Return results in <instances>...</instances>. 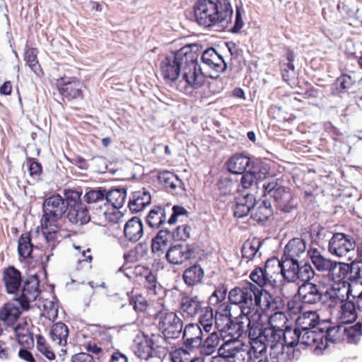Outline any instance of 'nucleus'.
Returning a JSON list of instances; mask_svg holds the SVG:
<instances>
[{
	"label": "nucleus",
	"mask_w": 362,
	"mask_h": 362,
	"mask_svg": "<svg viewBox=\"0 0 362 362\" xmlns=\"http://www.w3.org/2000/svg\"><path fill=\"white\" fill-rule=\"evenodd\" d=\"M5 288L8 293L15 294V300L23 309H28L29 304L39 295V279L36 274L24 281L21 292L18 293L22 283L21 273L13 266L6 268L3 273Z\"/></svg>",
	"instance_id": "obj_1"
},
{
	"label": "nucleus",
	"mask_w": 362,
	"mask_h": 362,
	"mask_svg": "<svg viewBox=\"0 0 362 362\" xmlns=\"http://www.w3.org/2000/svg\"><path fill=\"white\" fill-rule=\"evenodd\" d=\"M193 11L195 21L204 28L228 24L233 16L228 0H197L193 6Z\"/></svg>",
	"instance_id": "obj_2"
},
{
	"label": "nucleus",
	"mask_w": 362,
	"mask_h": 362,
	"mask_svg": "<svg viewBox=\"0 0 362 362\" xmlns=\"http://www.w3.org/2000/svg\"><path fill=\"white\" fill-rule=\"evenodd\" d=\"M197 49L196 45H189V50L182 69V79L178 85L181 91L187 92L189 89H199L205 83L206 77L198 62L199 55L196 52Z\"/></svg>",
	"instance_id": "obj_3"
},
{
	"label": "nucleus",
	"mask_w": 362,
	"mask_h": 362,
	"mask_svg": "<svg viewBox=\"0 0 362 362\" xmlns=\"http://www.w3.org/2000/svg\"><path fill=\"white\" fill-rule=\"evenodd\" d=\"M287 336H291V339L288 346L294 347L298 344L310 346L316 356L322 355L327 349V342L323 341V327L307 330L288 329Z\"/></svg>",
	"instance_id": "obj_4"
},
{
	"label": "nucleus",
	"mask_w": 362,
	"mask_h": 362,
	"mask_svg": "<svg viewBox=\"0 0 362 362\" xmlns=\"http://www.w3.org/2000/svg\"><path fill=\"white\" fill-rule=\"evenodd\" d=\"M283 180L273 178L263 185L264 195L273 197L279 210L284 213H290L298 205L290 189L283 185Z\"/></svg>",
	"instance_id": "obj_5"
},
{
	"label": "nucleus",
	"mask_w": 362,
	"mask_h": 362,
	"mask_svg": "<svg viewBox=\"0 0 362 362\" xmlns=\"http://www.w3.org/2000/svg\"><path fill=\"white\" fill-rule=\"evenodd\" d=\"M81 194L82 192L77 190H64L68 204L66 217L70 223L77 226L86 225L91 220L88 209L81 200Z\"/></svg>",
	"instance_id": "obj_6"
},
{
	"label": "nucleus",
	"mask_w": 362,
	"mask_h": 362,
	"mask_svg": "<svg viewBox=\"0 0 362 362\" xmlns=\"http://www.w3.org/2000/svg\"><path fill=\"white\" fill-rule=\"evenodd\" d=\"M281 275V259L276 257L268 259L264 267H257L250 274L251 280L259 287L276 284V278Z\"/></svg>",
	"instance_id": "obj_7"
},
{
	"label": "nucleus",
	"mask_w": 362,
	"mask_h": 362,
	"mask_svg": "<svg viewBox=\"0 0 362 362\" xmlns=\"http://www.w3.org/2000/svg\"><path fill=\"white\" fill-rule=\"evenodd\" d=\"M67 202L59 194L49 196L43 203L42 221L46 226H57L67 211Z\"/></svg>",
	"instance_id": "obj_8"
},
{
	"label": "nucleus",
	"mask_w": 362,
	"mask_h": 362,
	"mask_svg": "<svg viewBox=\"0 0 362 362\" xmlns=\"http://www.w3.org/2000/svg\"><path fill=\"white\" fill-rule=\"evenodd\" d=\"M189 45L184 46L178 51L166 56L160 64L161 75L164 79L175 81L181 76Z\"/></svg>",
	"instance_id": "obj_9"
},
{
	"label": "nucleus",
	"mask_w": 362,
	"mask_h": 362,
	"mask_svg": "<svg viewBox=\"0 0 362 362\" xmlns=\"http://www.w3.org/2000/svg\"><path fill=\"white\" fill-rule=\"evenodd\" d=\"M218 354L225 357L226 362H250L249 345L240 341H225L219 347Z\"/></svg>",
	"instance_id": "obj_10"
},
{
	"label": "nucleus",
	"mask_w": 362,
	"mask_h": 362,
	"mask_svg": "<svg viewBox=\"0 0 362 362\" xmlns=\"http://www.w3.org/2000/svg\"><path fill=\"white\" fill-rule=\"evenodd\" d=\"M159 330L167 339H177L183 329V321L173 312H160L157 315Z\"/></svg>",
	"instance_id": "obj_11"
},
{
	"label": "nucleus",
	"mask_w": 362,
	"mask_h": 362,
	"mask_svg": "<svg viewBox=\"0 0 362 362\" xmlns=\"http://www.w3.org/2000/svg\"><path fill=\"white\" fill-rule=\"evenodd\" d=\"M255 284L247 282L243 286H238L231 289L228 293L230 302L239 305L240 310L245 308H252L253 311L258 310L253 306V298L255 296Z\"/></svg>",
	"instance_id": "obj_12"
},
{
	"label": "nucleus",
	"mask_w": 362,
	"mask_h": 362,
	"mask_svg": "<svg viewBox=\"0 0 362 362\" xmlns=\"http://www.w3.org/2000/svg\"><path fill=\"white\" fill-rule=\"evenodd\" d=\"M278 314L276 313L272 317L270 318L267 324H266L262 339L270 347L272 351L278 349L279 347L284 348L285 345L288 346V338L291 336H287V330L285 332L279 327L274 326L272 324V321L274 317H276Z\"/></svg>",
	"instance_id": "obj_13"
},
{
	"label": "nucleus",
	"mask_w": 362,
	"mask_h": 362,
	"mask_svg": "<svg viewBox=\"0 0 362 362\" xmlns=\"http://www.w3.org/2000/svg\"><path fill=\"white\" fill-rule=\"evenodd\" d=\"M356 247L354 238L343 233H335L329 240L327 250L332 255L343 257L354 252Z\"/></svg>",
	"instance_id": "obj_14"
},
{
	"label": "nucleus",
	"mask_w": 362,
	"mask_h": 362,
	"mask_svg": "<svg viewBox=\"0 0 362 362\" xmlns=\"http://www.w3.org/2000/svg\"><path fill=\"white\" fill-rule=\"evenodd\" d=\"M270 167L263 160H256L249 170L242 173L240 185L243 189H247L257 185L258 181L263 180L269 173Z\"/></svg>",
	"instance_id": "obj_15"
},
{
	"label": "nucleus",
	"mask_w": 362,
	"mask_h": 362,
	"mask_svg": "<svg viewBox=\"0 0 362 362\" xmlns=\"http://www.w3.org/2000/svg\"><path fill=\"white\" fill-rule=\"evenodd\" d=\"M57 86L59 93L68 100L83 98V84L76 78H60Z\"/></svg>",
	"instance_id": "obj_16"
},
{
	"label": "nucleus",
	"mask_w": 362,
	"mask_h": 362,
	"mask_svg": "<svg viewBox=\"0 0 362 362\" xmlns=\"http://www.w3.org/2000/svg\"><path fill=\"white\" fill-rule=\"evenodd\" d=\"M324 288L320 284L303 283L298 288V294L304 305H317L323 299Z\"/></svg>",
	"instance_id": "obj_17"
},
{
	"label": "nucleus",
	"mask_w": 362,
	"mask_h": 362,
	"mask_svg": "<svg viewBox=\"0 0 362 362\" xmlns=\"http://www.w3.org/2000/svg\"><path fill=\"white\" fill-rule=\"evenodd\" d=\"M195 250L189 244H176L171 246L167 251L165 257L169 263L182 264L194 256Z\"/></svg>",
	"instance_id": "obj_18"
},
{
	"label": "nucleus",
	"mask_w": 362,
	"mask_h": 362,
	"mask_svg": "<svg viewBox=\"0 0 362 362\" xmlns=\"http://www.w3.org/2000/svg\"><path fill=\"white\" fill-rule=\"evenodd\" d=\"M158 180L169 193L180 196L186 194L183 181L173 173L168 170L161 171L158 173Z\"/></svg>",
	"instance_id": "obj_19"
},
{
	"label": "nucleus",
	"mask_w": 362,
	"mask_h": 362,
	"mask_svg": "<svg viewBox=\"0 0 362 362\" xmlns=\"http://www.w3.org/2000/svg\"><path fill=\"white\" fill-rule=\"evenodd\" d=\"M257 204L254 194L243 192L235 197V204L233 207L234 216L237 218H243L251 214L252 209Z\"/></svg>",
	"instance_id": "obj_20"
},
{
	"label": "nucleus",
	"mask_w": 362,
	"mask_h": 362,
	"mask_svg": "<svg viewBox=\"0 0 362 362\" xmlns=\"http://www.w3.org/2000/svg\"><path fill=\"white\" fill-rule=\"evenodd\" d=\"M258 158H251L244 153H235L226 162L227 169L233 174H242L249 170L250 166Z\"/></svg>",
	"instance_id": "obj_21"
},
{
	"label": "nucleus",
	"mask_w": 362,
	"mask_h": 362,
	"mask_svg": "<svg viewBox=\"0 0 362 362\" xmlns=\"http://www.w3.org/2000/svg\"><path fill=\"white\" fill-rule=\"evenodd\" d=\"M202 337L203 332L199 325L189 323L185 326L182 339L187 348H199L203 342Z\"/></svg>",
	"instance_id": "obj_22"
},
{
	"label": "nucleus",
	"mask_w": 362,
	"mask_h": 362,
	"mask_svg": "<svg viewBox=\"0 0 362 362\" xmlns=\"http://www.w3.org/2000/svg\"><path fill=\"white\" fill-rule=\"evenodd\" d=\"M221 319H216V327L223 342L225 341H239L238 339L242 337L238 332L237 325L233 318H227L226 322L221 323Z\"/></svg>",
	"instance_id": "obj_23"
},
{
	"label": "nucleus",
	"mask_w": 362,
	"mask_h": 362,
	"mask_svg": "<svg viewBox=\"0 0 362 362\" xmlns=\"http://www.w3.org/2000/svg\"><path fill=\"white\" fill-rule=\"evenodd\" d=\"M204 302L197 296H183L180 302V310L184 315L194 317L204 309Z\"/></svg>",
	"instance_id": "obj_24"
},
{
	"label": "nucleus",
	"mask_w": 362,
	"mask_h": 362,
	"mask_svg": "<svg viewBox=\"0 0 362 362\" xmlns=\"http://www.w3.org/2000/svg\"><path fill=\"white\" fill-rule=\"evenodd\" d=\"M346 300H347V296L344 292L343 287L339 284H334L331 288L323 292V299L321 303L328 308H334Z\"/></svg>",
	"instance_id": "obj_25"
},
{
	"label": "nucleus",
	"mask_w": 362,
	"mask_h": 362,
	"mask_svg": "<svg viewBox=\"0 0 362 362\" xmlns=\"http://www.w3.org/2000/svg\"><path fill=\"white\" fill-rule=\"evenodd\" d=\"M144 226L140 218L134 216L124 226V238L129 242L136 243L144 235Z\"/></svg>",
	"instance_id": "obj_26"
},
{
	"label": "nucleus",
	"mask_w": 362,
	"mask_h": 362,
	"mask_svg": "<svg viewBox=\"0 0 362 362\" xmlns=\"http://www.w3.org/2000/svg\"><path fill=\"white\" fill-rule=\"evenodd\" d=\"M151 196L146 189L132 192L128 202V207L132 213H138L150 204Z\"/></svg>",
	"instance_id": "obj_27"
},
{
	"label": "nucleus",
	"mask_w": 362,
	"mask_h": 362,
	"mask_svg": "<svg viewBox=\"0 0 362 362\" xmlns=\"http://www.w3.org/2000/svg\"><path fill=\"white\" fill-rule=\"evenodd\" d=\"M202 61L216 72H223L227 69V64L214 47L204 51L202 54Z\"/></svg>",
	"instance_id": "obj_28"
},
{
	"label": "nucleus",
	"mask_w": 362,
	"mask_h": 362,
	"mask_svg": "<svg viewBox=\"0 0 362 362\" xmlns=\"http://www.w3.org/2000/svg\"><path fill=\"white\" fill-rule=\"evenodd\" d=\"M68 336V327L63 322L54 323L49 329V337L52 342L62 347L66 346ZM61 352L64 354L66 352V350L62 348Z\"/></svg>",
	"instance_id": "obj_29"
},
{
	"label": "nucleus",
	"mask_w": 362,
	"mask_h": 362,
	"mask_svg": "<svg viewBox=\"0 0 362 362\" xmlns=\"http://www.w3.org/2000/svg\"><path fill=\"white\" fill-rule=\"evenodd\" d=\"M309 233L312 243L320 247H323L334 234L328 228L318 223H314L310 226Z\"/></svg>",
	"instance_id": "obj_30"
},
{
	"label": "nucleus",
	"mask_w": 362,
	"mask_h": 362,
	"mask_svg": "<svg viewBox=\"0 0 362 362\" xmlns=\"http://www.w3.org/2000/svg\"><path fill=\"white\" fill-rule=\"evenodd\" d=\"M173 230L170 228H165L160 230L156 235L152 239L151 250L153 253L158 255L163 252L165 247L174 238Z\"/></svg>",
	"instance_id": "obj_31"
},
{
	"label": "nucleus",
	"mask_w": 362,
	"mask_h": 362,
	"mask_svg": "<svg viewBox=\"0 0 362 362\" xmlns=\"http://www.w3.org/2000/svg\"><path fill=\"white\" fill-rule=\"evenodd\" d=\"M349 264L341 262L333 261L332 267L328 270L330 279L339 284L341 286H346L347 281L346 279L348 276Z\"/></svg>",
	"instance_id": "obj_32"
},
{
	"label": "nucleus",
	"mask_w": 362,
	"mask_h": 362,
	"mask_svg": "<svg viewBox=\"0 0 362 362\" xmlns=\"http://www.w3.org/2000/svg\"><path fill=\"white\" fill-rule=\"evenodd\" d=\"M253 306L259 307L262 310H274L276 305L272 296L266 290L255 286V296L253 298Z\"/></svg>",
	"instance_id": "obj_33"
},
{
	"label": "nucleus",
	"mask_w": 362,
	"mask_h": 362,
	"mask_svg": "<svg viewBox=\"0 0 362 362\" xmlns=\"http://www.w3.org/2000/svg\"><path fill=\"white\" fill-rule=\"evenodd\" d=\"M298 259L281 257V276L288 282H295L298 279Z\"/></svg>",
	"instance_id": "obj_34"
},
{
	"label": "nucleus",
	"mask_w": 362,
	"mask_h": 362,
	"mask_svg": "<svg viewBox=\"0 0 362 362\" xmlns=\"http://www.w3.org/2000/svg\"><path fill=\"white\" fill-rule=\"evenodd\" d=\"M319 315L316 311H307L300 314L296 319V326L295 329L300 330H307L320 327L319 325Z\"/></svg>",
	"instance_id": "obj_35"
},
{
	"label": "nucleus",
	"mask_w": 362,
	"mask_h": 362,
	"mask_svg": "<svg viewBox=\"0 0 362 362\" xmlns=\"http://www.w3.org/2000/svg\"><path fill=\"white\" fill-rule=\"evenodd\" d=\"M306 250L305 242L298 238L291 239L284 248L283 257L292 259H298L304 255Z\"/></svg>",
	"instance_id": "obj_36"
},
{
	"label": "nucleus",
	"mask_w": 362,
	"mask_h": 362,
	"mask_svg": "<svg viewBox=\"0 0 362 362\" xmlns=\"http://www.w3.org/2000/svg\"><path fill=\"white\" fill-rule=\"evenodd\" d=\"M132 349L135 355L144 360L153 357L152 348L148 341V336L144 335L142 337H137L134 339L132 345Z\"/></svg>",
	"instance_id": "obj_37"
},
{
	"label": "nucleus",
	"mask_w": 362,
	"mask_h": 362,
	"mask_svg": "<svg viewBox=\"0 0 362 362\" xmlns=\"http://www.w3.org/2000/svg\"><path fill=\"white\" fill-rule=\"evenodd\" d=\"M204 276V269L199 264H194L184 271L182 278L187 286L193 287L202 282Z\"/></svg>",
	"instance_id": "obj_38"
},
{
	"label": "nucleus",
	"mask_w": 362,
	"mask_h": 362,
	"mask_svg": "<svg viewBox=\"0 0 362 362\" xmlns=\"http://www.w3.org/2000/svg\"><path fill=\"white\" fill-rule=\"evenodd\" d=\"M251 322L248 327L247 334L250 339H261L266 324H263L262 320V313L258 310L253 311L252 313Z\"/></svg>",
	"instance_id": "obj_39"
},
{
	"label": "nucleus",
	"mask_w": 362,
	"mask_h": 362,
	"mask_svg": "<svg viewBox=\"0 0 362 362\" xmlns=\"http://www.w3.org/2000/svg\"><path fill=\"white\" fill-rule=\"evenodd\" d=\"M166 214L164 207L160 206H154L150 210L146 218V223L152 228H158L167 223Z\"/></svg>",
	"instance_id": "obj_40"
},
{
	"label": "nucleus",
	"mask_w": 362,
	"mask_h": 362,
	"mask_svg": "<svg viewBox=\"0 0 362 362\" xmlns=\"http://www.w3.org/2000/svg\"><path fill=\"white\" fill-rule=\"evenodd\" d=\"M273 210L269 202L262 201L257 206H255L250 214L252 220L257 223H263L272 216Z\"/></svg>",
	"instance_id": "obj_41"
},
{
	"label": "nucleus",
	"mask_w": 362,
	"mask_h": 362,
	"mask_svg": "<svg viewBox=\"0 0 362 362\" xmlns=\"http://www.w3.org/2000/svg\"><path fill=\"white\" fill-rule=\"evenodd\" d=\"M127 199V189L119 187L107 190L106 204H111L115 209L123 206Z\"/></svg>",
	"instance_id": "obj_42"
},
{
	"label": "nucleus",
	"mask_w": 362,
	"mask_h": 362,
	"mask_svg": "<svg viewBox=\"0 0 362 362\" xmlns=\"http://www.w3.org/2000/svg\"><path fill=\"white\" fill-rule=\"evenodd\" d=\"M308 255L313 264L317 271L328 272L329 267H332L333 260L324 257L317 248H311L308 251Z\"/></svg>",
	"instance_id": "obj_43"
},
{
	"label": "nucleus",
	"mask_w": 362,
	"mask_h": 362,
	"mask_svg": "<svg viewBox=\"0 0 362 362\" xmlns=\"http://www.w3.org/2000/svg\"><path fill=\"white\" fill-rule=\"evenodd\" d=\"M107 189L104 187L90 189L83 196L84 201L88 204H95L106 206Z\"/></svg>",
	"instance_id": "obj_44"
},
{
	"label": "nucleus",
	"mask_w": 362,
	"mask_h": 362,
	"mask_svg": "<svg viewBox=\"0 0 362 362\" xmlns=\"http://www.w3.org/2000/svg\"><path fill=\"white\" fill-rule=\"evenodd\" d=\"M166 338L164 335L160 336L155 334H152L151 337L148 336V341L151 348H152L153 356L160 358L165 355L168 349Z\"/></svg>",
	"instance_id": "obj_45"
},
{
	"label": "nucleus",
	"mask_w": 362,
	"mask_h": 362,
	"mask_svg": "<svg viewBox=\"0 0 362 362\" xmlns=\"http://www.w3.org/2000/svg\"><path fill=\"white\" fill-rule=\"evenodd\" d=\"M21 315L18 306L13 303H8L0 310V320L7 325L13 324Z\"/></svg>",
	"instance_id": "obj_46"
},
{
	"label": "nucleus",
	"mask_w": 362,
	"mask_h": 362,
	"mask_svg": "<svg viewBox=\"0 0 362 362\" xmlns=\"http://www.w3.org/2000/svg\"><path fill=\"white\" fill-rule=\"evenodd\" d=\"M354 83L355 80L351 76L341 74L333 84L332 93L335 95L344 93L346 90L351 88Z\"/></svg>",
	"instance_id": "obj_47"
},
{
	"label": "nucleus",
	"mask_w": 362,
	"mask_h": 362,
	"mask_svg": "<svg viewBox=\"0 0 362 362\" xmlns=\"http://www.w3.org/2000/svg\"><path fill=\"white\" fill-rule=\"evenodd\" d=\"M252 313H253V309L244 308L243 310H240V314L234 317V320L237 325L238 332H240L241 336L243 334H247L248 327L251 322Z\"/></svg>",
	"instance_id": "obj_48"
},
{
	"label": "nucleus",
	"mask_w": 362,
	"mask_h": 362,
	"mask_svg": "<svg viewBox=\"0 0 362 362\" xmlns=\"http://www.w3.org/2000/svg\"><path fill=\"white\" fill-rule=\"evenodd\" d=\"M220 334L217 332H213L211 333L206 339L202 342V345L199 347L201 354L204 356H209L212 354L216 346L218 345L220 341Z\"/></svg>",
	"instance_id": "obj_49"
},
{
	"label": "nucleus",
	"mask_w": 362,
	"mask_h": 362,
	"mask_svg": "<svg viewBox=\"0 0 362 362\" xmlns=\"http://www.w3.org/2000/svg\"><path fill=\"white\" fill-rule=\"evenodd\" d=\"M33 245L29 233H23L18 243V252L20 257L25 259L31 257Z\"/></svg>",
	"instance_id": "obj_50"
},
{
	"label": "nucleus",
	"mask_w": 362,
	"mask_h": 362,
	"mask_svg": "<svg viewBox=\"0 0 362 362\" xmlns=\"http://www.w3.org/2000/svg\"><path fill=\"white\" fill-rule=\"evenodd\" d=\"M262 243L259 238H254L246 240L242 247V255L244 258L252 259L259 251Z\"/></svg>",
	"instance_id": "obj_51"
},
{
	"label": "nucleus",
	"mask_w": 362,
	"mask_h": 362,
	"mask_svg": "<svg viewBox=\"0 0 362 362\" xmlns=\"http://www.w3.org/2000/svg\"><path fill=\"white\" fill-rule=\"evenodd\" d=\"M41 223L43 236L47 243L49 244V247L53 249L59 241V233L58 229L60 227V224L58 223L57 226H46L44 224L43 221H41Z\"/></svg>",
	"instance_id": "obj_52"
},
{
	"label": "nucleus",
	"mask_w": 362,
	"mask_h": 362,
	"mask_svg": "<svg viewBox=\"0 0 362 362\" xmlns=\"http://www.w3.org/2000/svg\"><path fill=\"white\" fill-rule=\"evenodd\" d=\"M342 333H344L343 329L340 326L323 327V341L327 342V347L328 342L337 343L340 341Z\"/></svg>",
	"instance_id": "obj_53"
},
{
	"label": "nucleus",
	"mask_w": 362,
	"mask_h": 362,
	"mask_svg": "<svg viewBox=\"0 0 362 362\" xmlns=\"http://www.w3.org/2000/svg\"><path fill=\"white\" fill-rule=\"evenodd\" d=\"M294 57L292 53H288L287 56V63L281 64V76L283 79L286 81L289 85H291V81L296 77V72L293 61Z\"/></svg>",
	"instance_id": "obj_54"
},
{
	"label": "nucleus",
	"mask_w": 362,
	"mask_h": 362,
	"mask_svg": "<svg viewBox=\"0 0 362 362\" xmlns=\"http://www.w3.org/2000/svg\"><path fill=\"white\" fill-rule=\"evenodd\" d=\"M199 314H201L199 319V325L206 332H209L214 324L213 309L209 306H204Z\"/></svg>",
	"instance_id": "obj_55"
},
{
	"label": "nucleus",
	"mask_w": 362,
	"mask_h": 362,
	"mask_svg": "<svg viewBox=\"0 0 362 362\" xmlns=\"http://www.w3.org/2000/svg\"><path fill=\"white\" fill-rule=\"evenodd\" d=\"M343 332L346 334L349 343H358L362 337V322H358L354 325L344 328Z\"/></svg>",
	"instance_id": "obj_56"
},
{
	"label": "nucleus",
	"mask_w": 362,
	"mask_h": 362,
	"mask_svg": "<svg viewBox=\"0 0 362 362\" xmlns=\"http://www.w3.org/2000/svg\"><path fill=\"white\" fill-rule=\"evenodd\" d=\"M341 314L346 322H353L357 318L356 313V305L354 300L350 299L344 301L340 305Z\"/></svg>",
	"instance_id": "obj_57"
},
{
	"label": "nucleus",
	"mask_w": 362,
	"mask_h": 362,
	"mask_svg": "<svg viewBox=\"0 0 362 362\" xmlns=\"http://www.w3.org/2000/svg\"><path fill=\"white\" fill-rule=\"evenodd\" d=\"M267 347L269 346L262 339H251L250 346H249L251 360L252 361L253 358L257 359L265 354Z\"/></svg>",
	"instance_id": "obj_58"
},
{
	"label": "nucleus",
	"mask_w": 362,
	"mask_h": 362,
	"mask_svg": "<svg viewBox=\"0 0 362 362\" xmlns=\"http://www.w3.org/2000/svg\"><path fill=\"white\" fill-rule=\"evenodd\" d=\"M36 346L37 350L42 355L49 361L55 359V354L52 350L51 347L47 342L44 337L41 335H37L36 337Z\"/></svg>",
	"instance_id": "obj_59"
},
{
	"label": "nucleus",
	"mask_w": 362,
	"mask_h": 362,
	"mask_svg": "<svg viewBox=\"0 0 362 362\" xmlns=\"http://www.w3.org/2000/svg\"><path fill=\"white\" fill-rule=\"evenodd\" d=\"M342 287L345 295L347 296V300L352 297L351 300H356L362 296V284L358 282H351L350 284L347 281L346 286Z\"/></svg>",
	"instance_id": "obj_60"
},
{
	"label": "nucleus",
	"mask_w": 362,
	"mask_h": 362,
	"mask_svg": "<svg viewBox=\"0 0 362 362\" xmlns=\"http://www.w3.org/2000/svg\"><path fill=\"white\" fill-rule=\"evenodd\" d=\"M362 278V262L354 261L349 264L347 280L358 282Z\"/></svg>",
	"instance_id": "obj_61"
},
{
	"label": "nucleus",
	"mask_w": 362,
	"mask_h": 362,
	"mask_svg": "<svg viewBox=\"0 0 362 362\" xmlns=\"http://www.w3.org/2000/svg\"><path fill=\"white\" fill-rule=\"evenodd\" d=\"M298 279L303 283H311L310 281L314 277L315 272L309 263L299 265L298 269Z\"/></svg>",
	"instance_id": "obj_62"
},
{
	"label": "nucleus",
	"mask_w": 362,
	"mask_h": 362,
	"mask_svg": "<svg viewBox=\"0 0 362 362\" xmlns=\"http://www.w3.org/2000/svg\"><path fill=\"white\" fill-rule=\"evenodd\" d=\"M37 49L35 48H29L26 49L24 54V59L30 68L35 73H37L39 68L38 61L37 59Z\"/></svg>",
	"instance_id": "obj_63"
},
{
	"label": "nucleus",
	"mask_w": 362,
	"mask_h": 362,
	"mask_svg": "<svg viewBox=\"0 0 362 362\" xmlns=\"http://www.w3.org/2000/svg\"><path fill=\"white\" fill-rule=\"evenodd\" d=\"M145 287L151 294H158L157 288H159V285L155 274L151 272H148L145 275Z\"/></svg>",
	"instance_id": "obj_64"
}]
</instances>
